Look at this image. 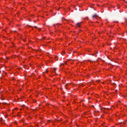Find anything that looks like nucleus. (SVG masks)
<instances>
[{
    "mask_svg": "<svg viewBox=\"0 0 127 127\" xmlns=\"http://www.w3.org/2000/svg\"><path fill=\"white\" fill-rule=\"evenodd\" d=\"M92 17H93V19H97V18L98 17L96 15H93V16Z\"/></svg>",
    "mask_w": 127,
    "mask_h": 127,
    "instance_id": "f257e3e1",
    "label": "nucleus"
},
{
    "mask_svg": "<svg viewBox=\"0 0 127 127\" xmlns=\"http://www.w3.org/2000/svg\"><path fill=\"white\" fill-rule=\"evenodd\" d=\"M81 23H78L77 24V27H80V25Z\"/></svg>",
    "mask_w": 127,
    "mask_h": 127,
    "instance_id": "f03ea898",
    "label": "nucleus"
},
{
    "mask_svg": "<svg viewBox=\"0 0 127 127\" xmlns=\"http://www.w3.org/2000/svg\"><path fill=\"white\" fill-rule=\"evenodd\" d=\"M112 84L114 87H115L116 85V84L115 83H113Z\"/></svg>",
    "mask_w": 127,
    "mask_h": 127,
    "instance_id": "7ed1b4c3",
    "label": "nucleus"
},
{
    "mask_svg": "<svg viewBox=\"0 0 127 127\" xmlns=\"http://www.w3.org/2000/svg\"><path fill=\"white\" fill-rule=\"evenodd\" d=\"M62 55L64 54H65V52L64 51H63L62 53Z\"/></svg>",
    "mask_w": 127,
    "mask_h": 127,
    "instance_id": "20e7f679",
    "label": "nucleus"
},
{
    "mask_svg": "<svg viewBox=\"0 0 127 127\" xmlns=\"http://www.w3.org/2000/svg\"><path fill=\"white\" fill-rule=\"evenodd\" d=\"M96 96L97 97H98V96L97 95H96Z\"/></svg>",
    "mask_w": 127,
    "mask_h": 127,
    "instance_id": "39448f33",
    "label": "nucleus"
},
{
    "mask_svg": "<svg viewBox=\"0 0 127 127\" xmlns=\"http://www.w3.org/2000/svg\"><path fill=\"white\" fill-rule=\"evenodd\" d=\"M46 72L47 73V72H48V70H46Z\"/></svg>",
    "mask_w": 127,
    "mask_h": 127,
    "instance_id": "423d86ee",
    "label": "nucleus"
},
{
    "mask_svg": "<svg viewBox=\"0 0 127 127\" xmlns=\"http://www.w3.org/2000/svg\"><path fill=\"white\" fill-rule=\"evenodd\" d=\"M17 109V108H15L14 109L15 110H16Z\"/></svg>",
    "mask_w": 127,
    "mask_h": 127,
    "instance_id": "0eeeda50",
    "label": "nucleus"
},
{
    "mask_svg": "<svg viewBox=\"0 0 127 127\" xmlns=\"http://www.w3.org/2000/svg\"><path fill=\"white\" fill-rule=\"evenodd\" d=\"M20 110L21 111L22 110V109H20Z\"/></svg>",
    "mask_w": 127,
    "mask_h": 127,
    "instance_id": "6e6552de",
    "label": "nucleus"
},
{
    "mask_svg": "<svg viewBox=\"0 0 127 127\" xmlns=\"http://www.w3.org/2000/svg\"><path fill=\"white\" fill-rule=\"evenodd\" d=\"M19 112H18V116L19 115Z\"/></svg>",
    "mask_w": 127,
    "mask_h": 127,
    "instance_id": "1a4fd4ad",
    "label": "nucleus"
},
{
    "mask_svg": "<svg viewBox=\"0 0 127 127\" xmlns=\"http://www.w3.org/2000/svg\"><path fill=\"white\" fill-rule=\"evenodd\" d=\"M112 106V107L113 106Z\"/></svg>",
    "mask_w": 127,
    "mask_h": 127,
    "instance_id": "9d476101",
    "label": "nucleus"
},
{
    "mask_svg": "<svg viewBox=\"0 0 127 127\" xmlns=\"http://www.w3.org/2000/svg\"><path fill=\"white\" fill-rule=\"evenodd\" d=\"M111 65H112V64H111Z\"/></svg>",
    "mask_w": 127,
    "mask_h": 127,
    "instance_id": "9b49d317",
    "label": "nucleus"
},
{
    "mask_svg": "<svg viewBox=\"0 0 127 127\" xmlns=\"http://www.w3.org/2000/svg\"><path fill=\"white\" fill-rule=\"evenodd\" d=\"M6 59H8V58H6Z\"/></svg>",
    "mask_w": 127,
    "mask_h": 127,
    "instance_id": "f8f14e48",
    "label": "nucleus"
}]
</instances>
